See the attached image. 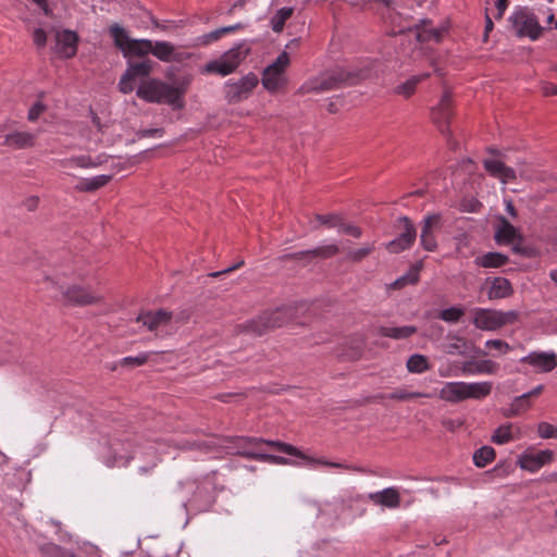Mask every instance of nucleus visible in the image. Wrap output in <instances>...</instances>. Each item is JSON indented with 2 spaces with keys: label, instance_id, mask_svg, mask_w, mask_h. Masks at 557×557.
<instances>
[{
  "label": "nucleus",
  "instance_id": "nucleus-23",
  "mask_svg": "<svg viewBox=\"0 0 557 557\" xmlns=\"http://www.w3.org/2000/svg\"><path fill=\"white\" fill-rule=\"evenodd\" d=\"M484 168L492 176L499 178L504 184L515 181L517 176L513 169L506 166L496 159L485 160Z\"/></svg>",
  "mask_w": 557,
  "mask_h": 557
},
{
  "label": "nucleus",
  "instance_id": "nucleus-48",
  "mask_svg": "<svg viewBox=\"0 0 557 557\" xmlns=\"http://www.w3.org/2000/svg\"><path fill=\"white\" fill-rule=\"evenodd\" d=\"M149 352H143L135 357H125L121 360L122 366L138 367L145 364L149 359Z\"/></svg>",
  "mask_w": 557,
  "mask_h": 557
},
{
  "label": "nucleus",
  "instance_id": "nucleus-55",
  "mask_svg": "<svg viewBox=\"0 0 557 557\" xmlns=\"http://www.w3.org/2000/svg\"><path fill=\"white\" fill-rule=\"evenodd\" d=\"M508 5V0H497L496 9H497V18H502Z\"/></svg>",
  "mask_w": 557,
  "mask_h": 557
},
{
  "label": "nucleus",
  "instance_id": "nucleus-33",
  "mask_svg": "<svg viewBox=\"0 0 557 557\" xmlns=\"http://www.w3.org/2000/svg\"><path fill=\"white\" fill-rule=\"evenodd\" d=\"M428 77H429L428 73L411 76L407 81H405V82L400 83L399 85H397L394 88V92L396 95H399V96H403L405 98H408V97H410L416 91L417 85L419 83H421L423 79L428 78Z\"/></svg>",
  "mask_w": 557,
  "mask_h": 557
},
{
  "label": "nucleus",
  "instance_id": "nucleus-24",
  "mask_svg": "<svg viewBox=\"0 0 557 557\" xmlns=\"http://www.w3.org/2000/svg\"><path fill=\"white\" fill-rule=\"evenodd\" d=\"M438 215H429L423 221V226L420 235V243L428 251H434L437 247L435 237L433 235L434 227L438 224Z\"/></svg>",
  "mask_w": 557,
  "mask_h": 557
},
{
  "label": "nucleus",
  "instance_id": "nucleus-63",
  "mask_svg": "<svg viewBox=\"0 0 557 557\" xmlns=\"http://www.w3.org/2000/svg\"><path fill=\"white\" fill-rule=\"evenodd\" d=\"M36 4H38L46 14L49 13L48 11V5H47V0H33Z\"/></svg>",
  "mask_w": 557,
  "mask_h": 557
},
{
  "label": "nucleus",
  "instance_id": "nucleus-52",
  "mask_svg": "<svg viewBox=\"0 0 557 557\" xmlns=\"http://www.w3.org/2000/svg\"><path fill=\"white\" fill-rule=\"evenodd\" d=\"M33 40L36 47L44 48L47 42V35L46 32L38 27L33 30Z\"/></svg>",
  "mask_w": 557,
  "mask_h": 557
},
{
  "label": "nucleus",
  "instance_id": "nucleus-30",
  "mask_svg": "<svg viewBox=\"0 0 557 557\" xmlns=\"http://www.w3.org/2000/svg\"><path fill=\"white\" fill-rule=\"evenodd\" d=\"M431 368L432 364L429 358L422 354H413L406 361V369L412 374H422Z\"/></svg>",
  "mask_w": 557,
  "mask_h": 557
},
{
  "label": "nucleus",
  "instance_id": "nucleus-32",
  "mask_svg": "<svg viewBox=\"0 0 557 557\" xmlns=\"http://www.w3.org/2000/svg\"><path fill=\"white\" fill-rule=\"evenodd\" d=\"M417 333V327L413 325L404 326H384L381 329V335L393 339H406Z\"/></svg>",
  "mask_w": 557,
  "mask_h": 557
},
{
  "label": "nucleus",
  "instance_id": "nucleus-11",
  "mask_svg": "<svg viewBox=\"0 0 557 557\" xmlns=\"http://www.w3.org/2000/svg\"><path fill=\"white\" fill-rule=\"evenodd\" d=\"M112 159L111 156L99 152L94 153L91 151H87L86 153L74 154L64 159L59 160V165L66 173L70 174L72 170H95L103 166Z\"/></svg>",
  "mask_w": 557,
  "mask_h": 557
},
{
  "label": "nucleus",
  "instance_id": "nucleus-38",
  "mask_svg": "<svg viewBox=\"0 0 557 557\" xmlns=\"http://www.w3.org/2000/svg\"><path fill=\"white\" fill-rule=\"evenodd\" d=\"M339 252V248L336 244H327L319 246L312 250L304 251L301 255H308L313 258H331Z\"/></svg>",
  "mask_w": 557,
  "mask_h": 557
},
{
  "label": "nucleus",
  "instance_id": "nucleus-56",
  "mask_svg": "<svg viewBox=\"0 0 557 557\" xmlns=\"http://www.w3.org/2000/svg\"><path fill=\"white\" fill-rule=\"evenodd\" d=\"M162 131L159 128H148L141 131L143 137H161Z\"/></svg>",
  "mask_w": 557,
  "mask_h": 557
},
{
  "label": "nucleus",
  "instance_id": "nucleus-9",
  "mask_svg": "<svg viewBox=\"0 0 557 557\" xmlns=\"http://www.w3.org/2000/svg\"><path fill=\"white\" fill-rule=\"evenodd\" d=\"M289 65V55L282 52L274 62L269 64L262 73V85L269 92H276L287 84L286 69Z\"/></svg>",
  "mask_w": 557,
  "mask_h": 557
},
{
  "label": "nucleus",
  "instance_id": "nucleus-14",
  "mask_svg": "<svg viewBox=\"0 0 557 557\" xmlns=\"http://www.w3.org/2000/svg\"><path fill=\"white\" fill-rule=\"evenodd\" d=\"M151 71L152 63L149 60L129 64L119 82L120 91L131 94L135 89L136 79L147 77Z\"/></svg>",
  "mask_w": 557,
  "mask_h": 557
},
{
  "label": "nucleus",
  "instance_id": "nucleus-42",
  "mask_svg": "<svg viewBox=\"0 0 557 557\" xmlns=\"http://www.w3.org/2000/svg\"><path fill=\"white\" fill-rule=\"evenodd\" d=\"M40 549L46 557H74L73 553L64 550L52 543L42 546Z\"/></svg>",
  "mask_w": 557,
  "mask_h": 557
},
{
  "label": "nucleus",
  "instance_id": "nucleus-43",
  "mask_svg": "<svg viewBox=\"0 0 557 557\" xmlns=\"http://www.w3.org/2000/svg\"><path fill=\"white\" fill-rule=\"evenodd\" d=\"M264 325L267 327H278L285 322V312L283 310H276L264 317Z\"/></svg>",
  "mask_w": 557,
  "mask_h": 557
},
{
  "label": "nucleus",
  "instance_id": "nucleus-37",
  "mask_svg": "<svg viewBox=\"0 0 557 557\" xmlns=\"http://www.w3.org/2000/svg\"><path fill=\"white\" fill-rule=\"evenodd\" d=\"M498 370V364L492 360H482L470 367V363L465 367V372L469 374H494Z\"/></svg>",
  "mask_w": 557,
  "mask_h": 557
},
{
  "label": "nucleus",
  "instance_id": "nucleus-29",
  "mask_svg": "<svg viewBox=\"0 0 557 557\" xmlns=\"http://www.w3.org/2000/svg\"><path fill=\"white\" fill-rule=\"evenodd\" d=\"M414 36L420 45L432 40L438 42L441 40L442 32L437 28L430 27L429 21H422V23L417 27Z\"/></svg>",
  "mask_w": 557,
  "mask_h": 557
},
{
  "label": "nucleus",
  "instance_id": "nucleus-36",
  "mask_svg": "<svg viewBox=\"0 0 557 557\" xmlns=\"http://www.w3.org/2000/svg\"><path fill=\"white\" fill-rule=\"evenodd\" d=\"M430 395L423 392L409 391L406 387H399L386 395L387 399L397 401H408L416 398L429 397Z\"/></svg>",
  "mask_w": 557,
  "mask_h": 557
},
{
  "label": "nucleus",
  "instance_id": "nucleus-31",
  "mask_svg": "<svg viewBox=\"0 0 557 557\" xmlns=\"http://www.w3.org/2000/svg\"><path fill=\"white\" fill-rule=\"evenodd\" d=\"M508 262V257L500 252H487L478 257L474 263L482 268H499Z\"/></svg>",
  "mask_w": 557,
  "mask_h": 557
},
{
  "label": "nucleus",
  "instance_id": "nucleus-3",
  "mask_svg": "<svg viewBox=\"0 0 557 557\" xmlns=\"http://www.w3.org/2000/svg\"><path fill=\"white\" fill-rule=\"evenodd\" d=\"M45 284L47 290L52 293L53 298L66 305L84 307L99 304L102 300V296L90 287L81 285L64 287L52 277H46Z\"/></svg>",
  "mask_w": 557,
  "mask_h": 557
},
{
  "label": "nucleus",
  "instance_id": "nucleus-54",
  "mask_svg": "<svg viewBox=\"0 0 557 557\" xmlns=\"http://www.w3.org/2000/svg\"><path fill=\"white\" fill-rule=\"evenodd\" d=\"M541 89L545 96H556L557 95V85H555L553 83H549V82L542 83Z\"/></svg>",
  "mask_w": 557,
  "mask_h": 557
},
{
  "label": "nucleus",
  "instance_id": "nucleus-27",
  "mask_svg": "<svg viewBox=\"0 0 557 557\" xmlns=\"http://www.w3.org/2000/svg\"><path fill=\"white\" fill-rule=\"evenodd\" d=\"M36 144V135L30 132H12L5 135L4 145L13 149H27Z\"/></svg>",
  "mask_w": 557,
  "mask_h": 557
},
{
  "label": "nucleus",
  "instance_id": "nucleus-34",
  "mask_svg": "<svg viewBox=\"0 0 557 557\" xmlns=\"http://www.w3.org/2000/svg\"><path fill=\"white\" fill-rule=\"evenodd\" d=\"M322 225H324L329 228L338 227V226L343 225V219L338 214L330 213V214H317L310 221V226L312 230H317Z\"/></svg>",
  "mask_w": 557,
  "mask_h": 557
},
{
  "label": "nucleus",
  "instance_id": "nucleus-1",
  "mask_svg": "<svg viewBox=\"0 0 557 557\" xmlns=\"http://www.w3.org/2000/svg\"><path fill=\"white\" fill-rule=\"evenodd\" d=\"M238 441L243 444V446H242V449H238L236 451L237 454L248 457V458L260 460V461H267V462H271L274 465L289 463L288 460L284 457L264 454L258 449V446L260 444H267L271 447H274L278 451L301 458L302 460L307 461L308 463L322 465V466H327V467L337 468V469L358 470L357 468H352L346 463L330 462L324 459H313V458L307 457L297 447H295L290 444L283 443V442L267 441V440L257 438V437H242Z\"/></svg>",
  "mask_w": 557,
  "mask_h": 557
},
{
  "label": "nucleus",
  "instance_id": "nucleus-20",
  "mask_svg": "<svg viewBox=\"0 0 557 557\" xmlns=\"http://www.w3.org/2000/svg\"><path fill=\"white\" fill-rule=\"evenodd\" d=\"M401 221L404 222V232L386 245L387 250L393 253L408 249L416 239V228L409 219L403 218Z\"/></svg>",
  "mask_w": 557,
  "mask_h": 557
},
{
  "label": "nucleus",
  "instance_id": "nucleus-57",
  "mask_svg": "<svg viewBox=\"0 0 557 557\" xmlns=\"http://www.w3.org/2000/svg\"><path fill=\"white\" fill-rule=\"evenodd\" d=\"M505 206H506V211L507 213L512 216V218H516L517 216V211L513 207V203L510 199H506L505 200Z\"/></svg>",
  "mask_w": 557,
  "mask_h": 557
},
{
  "label": "nucleus",
  "instance_id": "nucleus-44",
  "mask_svg": "<svg viewBox=\"0 0 557 557\" xmlns=\"http://www.w3.org/2000/svg\"><path fill=\"white\" fill-rule=\"evenodd\" d=\"M537 434L543 440L557 438V426L548 422H540L537 424Z\"/></svg>",
  "mask_w": 557,
  "mask_h": 557
},
{
  "label": "nucleus",
  "instance_id": "nucleus-40",
  "mask_svg": "<svg viewBox=\"0 0 557 557\" xmlns=\"http://www.w3.org/2000/svg\"><path fill=\"white\" fill-rule=\"evenodd\" d=\"M292 14H293L292 8L280 9L271 21L272 29L275 33L282 32L285 22L292 16Z\"/></svg>",
  "mask_w": 557,
  "mask_h": 557
},
{
  "label": "nucleus",
  "instance_id": "nucleus-10",
  "mask_svg": "<svg viewBox=\"0 0 557 557\" xmlns=\"http://www.w3.org/2000/svg\"><path fill=\"white\" fill-rule=\"evenodd\" d=\"M188 319L187 314L180 313L174 314L171 311H166L164 309H160L157 311H147L140 313L136 321L141 323L147 327L148 331L157 332L163 331L173 324H182L185 323Z\"/></svg>",
  "mask_w": 557,
  "mask_h": 557
},
{
  "label": "nucleus",
  "instance_id": "nucleus-53",
  "mask_svg": "<svg viewBox=\"0 0 557 557\" xmlns=\"http://www.w3.org/2000/svg\"><path fill=\"white\" fill-rule=\"evenodd\" d=\"M46 110V107L41 102H36L28 110L27 119L32 122L36 121Z\"/></svg>",
  "mask_w": 557,
  "mask_h": 557
},
{
  "label": "nucleus",
  "instance_id": "nucleus-22",
  "mask_svg": "<svg viewBox=\"0 0 557 557\" xmlns=\"http://www.w3.org/2000/svg\"><path fill=\"white\" fill-rule=\"evenodd\" d=\"M488 284L487 298L490 300L508 298L513 294L509 280L503 276L493 277L486 281Z\"/></svg>",
  "mask_w": 557,
  "mask_h": 557
},
{
  "label": "nucleus",
  "instance_id": "nucleus-60",
  "mask_svg": "<svg viewBox=\"0 0 557 557\" xmlns=\"http://www.w3.org/2000/svg\"><path fill=\"white\" fill-rule=\"evenodd\" d=\"M245 25L243 23H236L234 25L224 26L225 34H230L239 29H243Z\"/></svg>",
  "mask_w": 557,
  "mask_h": 557
},
{
  "label": "nucleus",
  "instance_id": "nucleus-19",
  "mask_svg": "<svg viewBox=\"0 0 557 557\" xmlns=\"http://www.w3.org/2000/svg\"><path fill=\"white\" fill-rule=\"evenodd\" d=\"M338 81L331 74L324 73L320 76L313 77L305 82L299 88L300 94H320L335 89Z\"/></svg>",
  "mask_w": 557,
  "mask_h": 557
},
{
  "label": "nucleus",
  "instance_id": "nucleus-21",
  "mask_svg": "<svg viewBox=\"0 0 557 557\" xmlns=\"http://www.w3.org/2000/svg\"><path fill=\"white\" fill-rule=\"evenodd\" d=\"M451 96L446 91L443 94L440 102L432 109V120L442 132H444V128L451 117Z\"/></svg>",
  "mask_w": 557,
  "mask_h": 557
},
{
  "label": "nucleus",
  "instance_id": "nucleus-41",
  "mask_svg": "<svg viewBox=\"0 0 557 557\" xmlns=\"http://www.w3.org/2000/svg\"><path fill=\"white\" fill-rule=\"evenodd\" d=\"M465 314V309L461 307H450L440 312L438 318L448 323L458 322Z\"/></svg>",
  "mask_w": 557,
  "mask_h": 557
},
{
  "label": "nucleus",
  "instance_id": "nucleus-51",
  "mask_svg": "<svg viewBox=\"0 0 557 557\" xmlns=\"http://www.w3.org/2000/svg\"><path fill=\"white\" fill-rule=\"evenodd\" d=\"M337 228H338L339 233H345V234L351 235L355 238H359L362 234L360 227H358L357 225L346 224L344 222H343V225L338 226Z\"/></svg>",
  "mask_w": 557,
  "mask_h": 557
},
{
  "label": "nucleus",
  "instance_id": "nucleus-46",
  "mask_svg": "<svg viewBox=\"0 0 557 557\" xmlns=\"http://www.w3.org/2000/svg\"><path fill=\"white\" fill-rule=\"evenodd\" d=\"M420 265H416L409 272L395 281L394 285L404 286L406 284H413L419 280Z\"/></svg>",
  "mask_w": 557,
  "mask_h": 557
},
{
  "label": "nucleus",
  "instance_id": "nucleus-15",
  "mask_svg": "<svg viewBox=\"0 0 557 557\" xmlns=\"http://www.w3.org/2000/svg\"><path fill=\"white\" fill-rule=\"evenodd\" d=\"M520 362L533 367L536 372L547 373L557 367V355L554 351H531Z\"/></svg>",
  "mask_w": 557,
  "mask_h": 557
},
{
  "label": "nucleus",
  "instance_id": "nucleus-13",
  "mask_svg": "<svg viewBox=\"0 0 557 557\" xmlns=\"http://www.w3.org/2000/svg\"><path fill=\"white\" fill-rule=\"evenodd\" d=\"M554 460V453L550 449L534 451L531 448L520 454L517 458V466L530 473L537 472L541 468Z\"/></svg>",
  "mask_w": 557,
  "mask_h": 557
},
{
  "label": "nucleus",
  "instance_id": "nucleus-59",
  "mask_svg": "<svg viewBox=\"0 0 557 557\" xmlns=\"http://www.w3.org/2000/svg\"><path fill=\"white\" fill-rule=\"evenodd\" d=\"M542 391H543V386L539 385V386L534 387L533 389H531L530 392L524 393L523 395L525 396L527 399H530V397L539 396L542 393Z\"/></svg>",
  "mask_w": 557,
  "mask_h": 557
},
{
  "label": "nucleus",
  "instance_id": "nucleus-50",
  "mask_svg": "<svg viewBox=\"0 0 557 557\" xmlns=\"http://www.w3.org/2000/svg\"><path fill=\"white\" fill-rule=\"evenodd\" d=\"M224 35H226L224 28L220 27L208 34H205L198 40L201 45H208L210 42L219 40Z\"/></svg>",
  "mask_w": 557,
  "mask_h": 557
},
{
  "label": "nucleus",
  "instance_id": "nucleus-64",
  "mask_svg": "<svg viewBox=\"0 0 557 557\" xmlns=\"http://www.w3.org/2000/svg\"><path fill=\"white\" fill-rule=\"evenodd\" d=\"M189 449H208L209 446L206 443H195L188 447Z\"/></svg>",
  "mask_w": 557,
  "mask_h": 557
},
{
  "label": "nucleus",
  "instance_id": "nucleus-45",
  "mask_svg": "<svg viewBox=\"0 0 557 557\" xmlns=\"http://www.w3.org/2000/svg\"><path fill=\"white\" fill-rule=\"evenodd\" d=\"M446 351L449 355L463 356L467 352V342L462 337L456 336L454 342L448 344Z\"/></svg>",
  "mask_w": 557,
  "mask_h": 557
},
{
  "label": "nucleus",
  "instance_id": "nucleus-5",
  "mask_svg": "<svg viewBox=\"0 0 557 557\" xmlns=\"http://www.w3.org/2000/svg\"><path fill=\"white\" fill-rule=\"evenodd\" d=\"M508 23L517 37H527L533 41L537 40L544 30L533 10L528 7H516L508 17Z\"/></svg>",
  "mask_w": 557,
  "mask_h": 557
},
{
  "label": "nucleus",
  "instance_id": "nucleus-58",
  "mask_svg": "<svg viewBox=\"0 0 557 557\" xmlns=\"http://www.w3.org/2000/svg\"><path fill=\"white\" fill-rule=\"evenodd\" d=\"M39 199L38 197H30L26 200L25 205L28 210H35L38 206Z\"/></svg>",
  "mask_w": 557,
  "mask_h": 557
},
{
  "label": "nucleus",
  "instance_id": "nucleus-12",
  "mask_svg": "<svg viewBox=\"0 0 557 557\" xmlns=\"http://www.w3.org/2000/svg\"><path fill=\"white\" fill-rule=\"evenodd\" d=\"M259 83L258 76L249 73L236 82L225 84V97L228 102L237 103L247 99Z\"/></svg>",
  "mask_w": 557,
  "mask_h": 557
},
{
  "label": "nucleus",
  "instance_id": "nucleus-6",
  "mask_svg": "<svg viewBox=\"0 0 557 557\" xmlns=\"http://www.w3.org/2000/svg\"><path fill=\"white\" fill-rule=\"evenodd\" d=\"M473 325L482 331H497L519 320L516 310L502 311L491 308H474L471 310Z\"/></svg>",
  "mask_w": 557,
  "mask_h": 557
},
{
  "label": "nucleus",
  "instance_id": "nucleus-4",
  "mask_svg": "<svg viewBox=\"0 0 557 557\" xmlns=\"http://www.w3.org/2000/svg\"><path fill=\"white\" fill-rule=\"evenodd\" d=\"M492 392L491 382H446L438 392V397L447 403H461L467 399H482Z\"/></svg>",
  "mask_w": 557,
  "mask_h": 557
},
{
  "label": "nucleus",
  "instance_id": "nucleus-47",
  "mask_svg": "<svg viewBox=\"0 0 557 557\" xmlns=\"http://www.w3.org/2000/svg\"><path fill=\"white\" fill-rule=\"evenodd\" d=\"M373 245H368V246H363V247H360L358 249H355V250H350L348 253H347V259L349 261H352V262H358V261H361L362 259H364L368 255L371 253V251L373 250Z\"/></svg>",
  "mask_w": 557,
  "mask_h": 557
},
{
  "label": "nucleus",
  "instance_id": "nucleus-62",
  "mask_svg": "<svg viewBox=\"0 0 557 557\" xmlns=\"http://www.w3.org/2000/svg\"><path fill=\"white\" fill-rule=\"evenodd\" d=\"M413 60H417L418 58H420L421 55H428V51L426 49H424L423 47H420L418 50H414L413 51Z\"/></svg>",
  "mask_w": 557,
  "mask_h": 557
},
{
  "label": "nucleus",
  "instance_id": "nucleus-25",
  "mask_svg": "<svg viewBox=\"0 0 557 557\" xmlns=\"http://www.w3.org/2000/svg\"><path fill=\"white\" fill-rule=\"evenodd\" d=\"M521 430L512 423L499 425L493 433L491 441L496 445H504L512 441L521 438Z\"/></svg>",
  "mask_w": 557,
  "mask_h": 557
},
{
  "label": "nucleus",
  "instance_id": "nucleus-8",
  "mask_svg": "<svg viewBox=\"0 0 557 557\" xmlns=\"http://www.w3.org/2000/svg\"><path fill=\"white\" fill-rule=\"evenodd\" d=\"M110 35L113 38L115 46L122 51L124 57H144L151 53L152 40L149 39H133L128 36L127 32L114 24L110 27Z\"/></svg>",
  "mask_w": 557,
  "mask_h": 557
},
{
  "label": "nucleus",
  "instance_id": "nucleus-28",
  "mask_svg": "<svg viewBox=\"0 0 557 557\" xmlns=\"http://www.w3.org/2000/svg\"><path fill=\"white\" fill-rule=\"evenodd\" d=\"M516 239L521 240L518 228L511 225L505 218L499 219L498 227L495 232V240L498 244H511Z\"/></svg>",
  "mask_w": 557,
  "mask_h": 557
},
{
  "label": "nucleus",
  "instance_id": "nucleus-26",
  "mask_svg": "<svg viewBox=\"0 0 557 557\" xmlns=\"http://www.w3.org/2000/svg\"><path fill=\"white\" fill-rule=\"evenodd\" d=\"M151 54L168 63L182 60V53L177 52L174 45L169 41H152Z\"/></svg>",
  "mask_w": 557,
  "mask_h": 557
},
{
  "label": "nucleus",
  "instance_id": "nucleus-35",
  "mask_svg": "<svg viewBox=\"0 0 557 557\" xmlns=\"http://www.w3.org/2000/svg\"><path fill=\"white\" fill-rule=\"evenodd\" d=\"M531 407V403L529 399L525 398V396L522 394L521 396L516 397L512 399V401L509 404L508 408H506L503 411V414L505 417H516L519 416L527 410H529Z\"/></svg>",
  "mask_w": 557,
  "mask_h": 557
},
{
  "label": "nucleus",
  "instance_id": "nucleus-17",
  "mask_svg": "<svg viewBox=\"0 0 557 557\" xmlns=\"http://www.w3.org/2000/svg\"><path fill=\"white\" fill-rule=\"evenodd\" d=\"M368 499L375 506H379L383 509H396L400 507L401 503L400 492L395 486H389L382 491L369 493Z\"/></svg>",
  "mask_w": 557,
  "mask_h": 557
},
{
  "label": "nucleus",
  "instance_id": "nucleus-2",
  "mask_svg": "<svg viewBox=\"0 0 557 557\" xmlns=\"http://www.w3.org/2000/svg\"><path fill=\"white\" fill-rule=\"evenodd\" d=\"M190 82V76L183 77L176 85H170L157 78H148L139 84L136 95L147 102L166 103L173 109L180 110L185 107L184 95Z\"/></svg>",
  "mask_w": 557,
  "mask_h": 557
},
{
  "label": "nucleus",
  "instance_id": "nucleus-49",
  "mask_svg": "<svg viewBox=\"0 0 557 557\" xmlns=\"http://www.w3.org/2000/svg\"><path fill=\"white\" fill-rule=\"evenodd\" d=\"M485 347L495 349L503 355L507 354L511 349L510 345L502 339H488L485 342Z\"/></svg>",
  "mask_w": 557,
  "mask_h": 557
},
{
  "label": "nucleus",
  "instance_id": "nucleus-39",
  "mask_svg": "<svg viewBox=\"0 0 557 557\" xmlns=\"http://www.w3.org/2000/svg\"><path fill=\"white\" fill-rule=\"evenodd\" d=\"M495 459V450L490 446H483L473 454L476 467L483 468Z\"/></svg>",
  "mask_w": 557,
  "mask_h": 557
},
{
  "label": "nucleus",
  "instance_id": "nucleus-16",
  "mask_svg": "<svg viewBox=\"0 0 557 557\" xmlns=\"http://www.w3.org/2000/svg\"><path fill=\"white\" fill-rule=\"evenodd\" d=\"M78 36L75 32L63 29L55 32V52L64 59L76 54Z\"/></svg>",
  "mask_w": 557,
  "mask_h": 557
},
{
  "label": "nucleus",
  "instance_id": "nucleus-7",
  "mask_svg": "<svg viewBox=\"0 0 557 557\" xmlns=\"http://www.w3.org/2000/svg\"><path fill=\"white\" fill-rule=\"evenodd\" d=\"M248 53L249 48L246 46V44H239L224 52L219 59L207 63L201 70V73H215L221 76H226L233 73L239 66Z\"/></svg>",
  "mask_w": 557,
  "mask_h": 557
},
{
  "label": "nucleus",
  "instance_id": "nucleus-18",
  "mask_svg": "<svg viewBox=\"0 0 557 557\" xmlns=\"http://www.w3.org/2000/svg\"><path fill=\"white\" fill-rule=\"evenodd\" d=\"M123 166L119 163H112L110 174H99L91 177L84 178L77 185V189L84 193H92L104 186H107L113 178V176L120 172Z\"/></svg>",
  "mask_w": 557,
  "mask_h": 557
},
{
  "label": "nucleus",
  "instance_id": "nucleus-61",
  "mask_svg": "<svg viewBox=\"0 0 557 557\" xmlns=\"http://www.w3.org/2000/svg\"><path fill=\"white\" fill-rule=\"evenodd\" d=\"M242 264H243V261H240L239 263H237V264H235V265H233V267H230V268H227V269H225V270H223V271L214 272V273H212L211 275H212V276H219V275H221V274L230 273L231 271H233V270L237 269V268H238V267H240Z\"/></svg>",
  "mask_w": 557,
  "mask_h": 557
}]
</instances>
